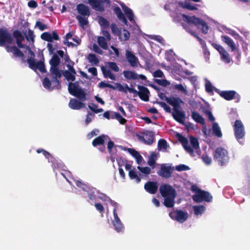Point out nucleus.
<instances>
[{"label":"nucleus","mask_w":250,"mask_h":250,"mask_svg":"<svg viewBox=\"0 0 250 250\" xmlns=\"http://www.w3.org/2000/svg\"><path fill=\"white\" fill-rule=\"evenodd\" d=\"M13 38L6 28H0V46H5L8 52H13L15 57L24 58V55L22 51L16 46H9L8 44H12Z\"/></svg>","instance_id":"nucleus-1"},{"label":"nucleus","mask_w":250,"mask_h":250,"mask_svg":"<svg viewBox=\"0 0 250 250\" xmlns=\"http://www.w3.org/2000/svg\"><path fill=\"white\" fill-rule=\"evenodd\" d=\"M183 20L187 22V24L182 23L183 28L191 34V32H194L190 29L191 24H194L197 28L201 30L203 34H207L208 30V24L203 20L197 18L195 16L192 17L186 15L184 14L182 15Z\"/></svg>","instance_id":"nucleus-2"},{"label":"nucleus","mask_w":250,"mask_h":250,"mask_svg":"<svg viewBox=\"0 0 250 250\" xmlns=\"http://www.w3.org/2000/svg\"><path fill=\"white\" fill-rule=\"evenodd\" d=\"M160 193L165 198L164 205L167 208H172L175 204L177 193L173 187L167 184L162 185L159 188Z\"/></svg>","instance_id":"nucleus-3"},{"label":"nucleus","mask_w":250,"mask_h":250,"mask_svg":"<svg viewBox=\"0 0 250 250\" xmlns=\"http://www.w3.org/2000/svg\"><path fill=\"white\" fill-rule=\"evenodd\" d=\"M50 65V72L53 83L60 85L61 78L62 75V71L59 69V65L61 63V59L56 54H53L49 60Z\"/></svg>","instance_id":"nucleus-4"},{"label":"nucleus","mask_w":250,"mask_h":250,"mask_svg":"<svg viewBox=\"0 0 250 250\" xmlns=\"http://www.w3.org/2000/svg\"><path fill=\"white\" fill-rule=\"evenodd\" d=\"M29 54L31 56L27 60L29 67L35 71L38 69L42 73L46 72V70L44 63V58L43 53L41 52L39 54L42 59L39 62H36L34 59L35 53L31 50L30 48H29Z\"/></svg>","instance_id":"nucleus-5"},{"label":"nucleus","mask_w":250,"mask_h":250,"mask_svg":"<svg viewBox=\"0 0 250 250\" xmlns=\"http://www.w3.org/2000/svg\"><path fill=\"white\" fill-rule=\"evenodd\" d=\"M213 156L214 160L222 167L226 166L229 160L228 150L222 147H217L213 152Z\"/></svg>","instance_id":"nucleus-6"},{"label":"nucleus","mask_w":250,"mask_h":250,"mask_svg":"<svg viewBox=\"0 0 250 250\" xmlns=\"http://www.w3.org/2000/svg\"><path fill=\"white\" fill-rule=\"evenodd\" d=\"M135 136L138 141L146 145H151L155 141V134L152 131L144 130L136 133Z\"/></svg>","instance_id":"nucleus-7"},{"label":"nucleus","mask_w":250,"mask_h":250,"mask_svg":"<svg viewBox=\"0 0 250 250\" xmlns=\"http://www.w3.org/2000/svg\"><path fill=\"white\" fill-rule=\"evenodd\" d=\"M161 99L164 100L169 105L173 107L172 109H179L184 105V101L177 96H170L167 97L164 94L161 93Z\"/></svg>","instance_id":"nucleus-8"},{"label":"nucleus","mask_w":250,"mask_h":250,"mask_svg":"<svg viewBox=\"0 0 250 250\" xmlns=\"http://www.w3.org/2000/svg\"><path fill=\"white\" fill-rule=\"evenodd\" d=\"M69 93L80 100L83 101L86 100V94L82 89H81L77 82L74 83H70L68 87Z\"/></svg>","instance_id":"nucleus-9"},{"label":"nucleus","mask_w":250,"mask_h":250,"mask_svg":"<svg viewBox=\"0 0 250 250\" xmlns=\"http://www.w3.org/2000/svg\"><path fill=\"white\" fill-rule=\"evenodd\" d=\"M169 216L171 219L183 223L188 219V214L186 211L180 209H175L170 212Z\"/></svg>","instance_id":"nucleus-10"},{"label":"nucleus","mask_w":250,"mask_h":250,"mask_svg":"<svg viewBox=\"0 0 250 250\" xmlns=\"http://www.w3.org/2000/svg\"><path fill=\"white\" fill-rule=\"evenodd\" d=\"M216 91L219 95L226 100L230 101L234 99L236 103H238L240 101L241 97L240 95L234 90L219 91L217 89Z\"/></svg>","instance_id":"nucleus-11"},{"label":"nucleus","mask_w":250,"mask_h":250,"mask_svg":"<svg viewBox=\"0 0 250 250\" xmlns=\"http://www.w3.org/2000/svg\"><path fill=\"white\" fill-rule=\"evenodd\" d=\"M193 200L196 203H201L202 201L210 202L212 200V196L207 191L199 190V193L192 196Z\"/></svg>","instance_id":"nucleus-12"},{"label":"nucleus","mask_w":250,"mask_h":250,"mask_svg":"<svg viewBox=\"0 0 250 250\" xmlns=\"http://www.w3.org/2000/svg\"><path fill=\"white\" fill-rule=\"evenodd\" d=\"M234 136L237 141L242 139L245 136V132L244 126L242 122L236 120L233 125Z\"/></svg>","instance_id":"nucleus-13"},{"label":"nucleus","mask_w":250,"mask_h":250,"mask_svg":"<svg viewBox=\"0 0 250 250\" xmlns=\"http://www.w3.org/2000/svg\"><path fill=\"white\" fill-rule=\"evenodd\" d=\"M110 4L109 0H88L87 3L89 4L93 9L100 12L104 11V3Z\"/></svg>","instance_id":"nucleus-14"},{"label":"nucleus","mask_w":250,"mask_h":250,"mask_svg":"<svg viewBox=\"0 0 250 250\" xmlns=\"http://www.w3.org/2000/svg\"><path fill=\"white\" fill-rule=\"evenodd\" d=\"M173 170V167L166 166V164H162L157 173L160 176L168 179L171 177Z\"/></svg>","instance_id":"nucleus-15"},{"label":"nucleus","mask_w":250,"mask_h":250,"mask_svg":"<svg viewBox=\"0 0 250 250\" xmlns=\"http://www.w3.org/2000/svg\"><path fill=\"white\" fill-rule=\"evenodd\" d=\"M167 112L171 113L173 119L177 122L185 125L186 113L184 110H166Z\"/></svg>","instance_id":"nucleus-16"},{"label":"nucleus","mask_w":250,"mask_h":250,"mask_svg":"<svg viewBox=\"0 0 250 250\" xmlns=\"http://www.w3.org/2000/svg\"><path fill=\"white\" fill-rule=\"evenodd\" d=\"M176 137L179 142L182 144L185 150L190 154H192L194 152L193 148L188 145V139L180 133H177Z\"/></svg>","instance_id":"nucleus-17"},{"label":"nucleus","mask_w":250,"mask_h":250,"mask_svg":"<svg viewBox=\"0 0 250 250\" xmlns=\"http://www.w3.org/2000/svg\"><path fill=\"white\" fill-rule=\"evenodd\" d=\"M139 91L137 92L140 98L144 101L147 102L149 100V91L148 88L143 85H138Z\"/></svg>","instance_id":"nucleus-18"},{"label":"nucleus","mask_w":250,"mask_h":250,"mask_svg":"<svg viewBox=\"0 0 250 250\" xmlns=\"http://www.w3.org/2000/svg\"><path fill=\"white\" fill-rule=\"evenodd\" d=\"M113 213L114 220L112 222L115 227V229L118 232L123 231L124 230V226L118 216L116 208H114Z\"/></svg>","instance_id":"nucleus-19"},{"label":"nucleus","mask_w":250,"mask_h":250,"mask_svg":"<svg viewBox=\"0 0 250 250\" xmlns=\"http://www.w3.org/2000/svg\"><path fill=\"white\" fill-rule=\"evenodd\" d=\"M144 188L149 193L155 194L158 190V183L157 182L148 181L145 184Z\"/></svg>","instance_id":"nucleus-20"},{"label":"nucleus","mask_w":250,"mask_h":250,"mask_svg":"<svg viewBox=\"0 0 250 250\" xmlns=\"http://www.w3.org/2000/svg\"><path fill=\"white\" fill-rule=\"evenodd\" d=\"M13 36L16 39V43L20 48H24L25 47L22 42L24 40V37L21 32L18 30H16L13 32Z\"/></svg>","instance_id":"nucleus-21"},{"label":"nucleus","mask_w":250,"mask_h":250,"mask_svg":"<svg viewBox=\"0 0 250 250\" xmlns=\"http://www.w3.org/2000/svg\"><path fill=\"white\" fill-rule=\"evenodd\" d=\"M41 38L42 40L50 42H52L53 40H59V36L55 31L52 32V35L49 32H43L42 34Z\"/></svg>","instance_id":"nucleus-22"},{"label":"nucleus","mask_w":250,"mask_h":250,"mask_svg":"<svg viewBox=\"0 0 250 250\" xmlns=\"http://www.w3.org/2000/svg\"><path fill=\"white\" fill-rule=\"evenodd\" d=\"M77 10L80 16L88 17L90 15L89 7L83 3H80L77 5Z\"/></svg>","instance_id":"nucleus-23"},{"label":"nucleus","mask_w":250,"mask_h":250,"mask_svg":"<svg viewBox=\"0 0 250 250\" xmlns=\"http://www.w3.org/2000/svg\"><path fill=\"white\" fill-rule=\"evenodd\" d=\"M125 54L127 60L130 65L132 67L136 66L137 64L138 60L135 55L132 52L128 50L126 51Z\"/></svg>","instance_id":"nucleus-24"},{"label":"nucleus","mask_w":250,"mask_h":250,"mask_svg":"<svg viewBox=\"0 0 250 250\" xmlns=\"http://www.w3.org/2000/svg\"><path fill=\"white\" fill-rule=\"evenodd\" d=\"M69 107L72 109H80L84 108L85 104L83 102L75 99H72L69 103Z\"/></svg>","instance_id":"nucleus-25"},{"label":"nucleus","mask_w":250,"mask_h":250,"mask_svg":"<svg viewBox=\"0 0 250 250\" xmlns=\"http://www.w3.org/2000/svg\"><path fill=\"white\" fill-rule=\"evenodd\" d=\"M114 12L117 15L118 18L119 20L122 21L123 23H124L125 25H127L128 21L122 12L121 8L119 6H116L114 9Z\"/></svg>","instance_id":"nucleus-26"},{"label":"nucleus","mask_w":250,"mask_h":250,"mask_svg":"<svg viewBox=\"0 0 250 250\" xmlns=\"http://www.w3.org/2000/svg\"><path fill=\"white\" fill-rule=\"evenodd\" d=\"M106 138H108V136L102 134L95 138L92 142L93 146L96 147L98 146L104 145Z\"/></svg>","instance_id":"nucleus-27"},{"label":"nucleus","mask_w":250,"mask_h":250,"mask_svg":"<svg viewBox=\"0 0 250 250\" xmlns=\"http://www.w3.org/2000/svg\"><path fill=\"white\" fill-rule=\"evenodd\" d=\"M127 151L135 159L138 164H140L142 162L143 158L139 152L131 148H128Z\"/></svg>","instance_id":"nucleus-28"},{"label":"nucleus","mask_w":250,"mask_h":250,"mask_svg":"<svg viewBox=\"0 0 250 250\" xmlns=\"http://www.w3.org/2000/svg\"><path fill=\"white\" fill-rule=\"evenodd\" d=\"M122 8L123 10L125 12V14L128 18V20L131 21V22H134V14L133 13L132 10L128 7L127 6H126L125 4H123L122 5Z\"/></svg>","instance_id":"nucleus-29"},{"label":"nucleus","mask_w":250,"mask_h":250,"mask_svg":"<svg viewBox=\"0 0 250 250\" xmlns=\"http://www.w3.org/2000/svg\"><path fill=\"white\" fill-rule=\"evenodd\" d=\"M158 154L155 152H152L148 156L147 164L153 168L155 167L156 162L157 159Z\"/></svg>","instance_id":"nucleus-30"},{"label":"nucleus","mask_w":250,"mask_h":250,"mask_svg":"<svg viewBox=\"0 0 250 250\" xmlns=\"http://www.w3.org/2000/svg\"><path fill=\"white\" fill-rule=\"evenodd\" d=\"M222 41L230 47L231 51H233L235 49V44L233 41L228 36H222Z\"/></svg>","instance_id":"nucleus-31"},{"label":"nucleus","mask_w":250,"mask_h":250,"mask_svg":"<svg viewBox=\"0 0 250 250\" xmlns=\"http://www.w3.org/2000/svg\"><path fill=\"white\" fill-rule=\"evenodd\" d=\"M191 117L193 120H194L197 123H199L202 125H205L204 119L197 112L193 111L192 112Z\"/></svg>","instance_id":"nucleus-32"},{"label":"nucleus","mask_w":250,"mask_h":250,"mask_svg":"<svg viewBox=\"0 0 250 250\" xmlns=\"http://www.w3.org/2000/svg\"><path fill=\"white\" fill-rule=\"evenodd\" d=\"M123 74L124 77L128 80H138V74L134 71L125 70Z\"/></svg>","instance_id":"nucleus-33"},{"label":"nucleus","mask_w":250,"mask_h":250,"mask_svg":"<svg viewBox=\"0 0 250 250\" xmlns=\"http://www.w3.org/2000/svg\"><path fill=\"white\" fill-rule=\"evenodd\" d=\"M103 111L104 110H91L89 111L85 120V125H88L92 121L94 118L95 113H98Z\"/></svg>","instance_id":"nucleus-34"},{"label":"nucleus","mask_w":250,"mask_h":250,"mask_svg":"<svg viewBox=\"0 0 250 250\" xmlns=\"http://www.w3.org/2000/svg\"><path fill=\"white\" fill-rule=\"evenodd\" d=\"M168 147H169V146L165 139H161L158 141V149L159 150L164 151Z\"/></svg>","instance_id":"nucleus-35"},{"label":"nucleus","mask_w":250,"mask_h":250,"mask_svg":"<svg viewBox=\"0 0 250 250\" xmlns=\"http://www.w3.org/2000/svg\"><path fill=\"white\" fill-rule=\"evenodd\" d=\"M212 131L214 135L218 138L222 136V133L221 129L217 123H213L212 126Z\"/></svg>","instance_id":"nucleus-36"},{"label":"nucleus","mask_w":250,"mask_h":250,"mask_svg":"<svg viewBox=\"0 0 250 250\" xmlns=\"http://www.w3.org/2000/svg\"><path fill=\"white\" fill-rule=\"evenodd\" d=\"M102 70L104 77L106 78H109L112 80H115L116 79L115 76L112 73L111 71L109 69L105 68L104 66L102 68Z\"/></svg>","instance_id":"nucleus-37"},{"label":"nucleus","mask_w":250,"mask_h":250,"mask_svg":"<svg viewBox=\"0 0 250 250\" xmlns=\"http://www.w3.org/2000/svg\"><path fill=\"white\" fill-rule=\"evenodd\" d=\"M107 40L103 36H100L98 38V43L103 49L106 50L108 48V43Z\"/></svg>","instance_id":"nucleus-38"},{"label":"nucleus","mask_w":250,"mask_h":250,"mask_svg":"<svg viewBox=\"0 0 250 250\" xmlns=\"http://www.w3.org/2000/svg\"><path fill=\"white\" fill-rule=\"evenodd\" d=\"M178 4L183 8L187 9L189 10L192 11L197 9V8L195 6L191 5L189 2L187 1H179L178 2Z\"/></svg>","instance_id":"nucleus-39"},{"label":"nucleus","mask_w":250,"mask_h":250,"mask_svg":"<svg viewBox=\"0 0 250 250\" xmlns=\"http://www.w3.org/2000/svg\"><path fill=\"white\" fill-rule=\"evenodd\" d=\"M76 18V19L79 21V24L80 26H81L83 28H84V26L86 25L88 23V17L77 15Z\"/></svg>","instance_id":"nucleus-40"},{"label":"nucleus","mask_w":250,"mask_h":250,"mask_svg":"<svg viewBox=\"0 0 250 250\" xmlns=\"http://www.w3.org/2000/svg\"><path fill=\"white\" fill-rule=\"evenodd\" d=\"M116 119L121 124H125L126 120L118 112H112L111 119Z\"/></svg>","instance_id":"nucleus-41"},{"label":"nucleus","mask_w":250,"mask_h":250,"mask_svg":"<svg viewBox=\"0 0 250 250\" xmlns=\"http://www.w3.org/2000/svg\"><path fill=\"white\" fill-rule=\"evenodd\" d=\"M88 62L95 65H98L99 63V60L94 54H89L87 56Z\"/></svg>","instance_id":"nucleus-42"},{"label":"nucleus","mask_w":250,"mask_h":250,"mask_svg":"<svg viewBox=\"0 0 250 250\" xmlns=\"http://www.w3.org/2000/svg\"><path fill=\"white\" fill-rule=\"evenodd\" d=\"M220 55L221 60L224 62L226 63H229L230 62L231 59L229 57V55L226 50L220 54Z\"/></svg>","instance_id":"nucleus-43"},{"label":"nucleus","mask_w":250,"mask_h":250,"mask_svg":"<svg viewBox=\"0 0 250 250\" xmlns=\"http://www.w3.org/2000/svg\"><path fill=\"white\" fill-rule=\"evenodd\" d=\"M99 23L103 28H107L109 26V22L104 18L100 17Z\"/></svg>","instance_id":"nucleus-44"},{"label":"nucleus","mask_w":250,"mask_h":250,"mask_svg":"<svg viewBox=\"0 0 250 250\" xmlns=\"http://www.w3.org/2000/svg\"><path fill=\"white\" fill-rule=\"evenodd\" d=\"M128 175L130 179H135L137 183L141 182V178L138 176L137 172L134 170H130Z\"/></svg>","instance_id":"nucleus-45"},{"label":"nucleus","mask_w":250,"mask_h":250,"mask_svg":"<svg viewBox=\"0 0 250 250\" xmlns=\"http://www.w3.org/2000/svg\"><path fill=\"white\" fill-rule=\"evenodd\" d=\"M189 138L190 144L193 148L195 149H198L199 148V145L198 139L193 136H190Z\"/></svg>","instance_id":"nucleus-46"},{"label":"nucleus","mask_w":250,"mask_h":250,"mask_svg":"<svg viewBox=\"0 0 250 250\" xmlns=\"http://www.w3.org/2000/svg\"><path fill=\"white\" fill-rule=\"evenodd\" d=\"M193 210L195 215L201 214L205 210V207L203 206H195L193 207Z\"/></svg>","instance_id":"nucleus-47"},{"label":"nucleus","mask_w":250,"mask_h":250,"mask_svg":"<svg viewBox=\"0 0 250 250\" xmlns=\"http://www.w3.org/2000/svg\"><path fill=\"white\" fill-rule=\"evenodd\" d=\"M25 35V38L28 41H31L32 42H34L35 35L34 34V32L31 29H28V34L26 35L24 33Z\"/></svg>","instance_id":"nucleus-48"},{"label":"nucleus","mask_w":250,"mask_h":250,"mask_svg":"<svg viewBox=\"0 0 250 250\" xmlns=\"http://www.w3.org/2000/svg\"><path fill=\"white\" fill-rule=\"evenodd\" d=\"M137 168L141 171L142 173H143L146 175H148L151 172V168L149 167H141L140 166H138Z\"/></svg>","instance_id":"nucleus-49"},{"label":"nucleus","mask_w":250,"mask_h":250,"mask_svg":"<svg viewBox=\"0 0 250 250\" xmlns=\"http://www.w3.org/2000/svg\"><path fill=\"white\" fill-rule=\"evenodd\" d=\"M36 151L38 153H42L45 158L48 159H49V157H52V156L49 152L43 149V148H40L38 149Z\"/></svg>","instance_id":"nucleus-50"},{"label":"nucleus","mask_w":250,"mask_h":250,"mask_svg":"<svg viewBox=\"0 0 250 250\" xmlns=\"http://www.w3.org/2000/svg\"><path fill=\"white\" fill-rule=\"evenodd\" d=\"M201 159L207 165H209L212 162L211 158L206 154H203L201 157Z\"/></svg>","instance_id":"nucleus-51"},{"label":"nucleus","mask_w":250,"mask_h":250,"mask_svg":"<svg viewBox=\"0 0 250 250\" xmlns=\"http://www.w3.org/2000/svg\"><path fill=\"white\" fill-rule=\"evenodd\" d=\"M73 74L70 72L69 71L66 70L64 72V75L66 78L68 80H71L72 81H74L75 80V76Z\"/></svg>","instance_id":"nucleus-52"},{"label":"nucleus","mask_w":250,"mask_h":250,"mask_svg":"<svg viewBox=\"0 0 250 250\" xmlns=\"http://www.w3.org/2000/svg\"><path fill=\"white\" fill-rule=\"evenodd\" d=\"M43 85L46 89H50L51 85V82L47 77H45L43 80Z\"/></svg>","instance_id":"nucleus-53"},{"label":"nucleus","mask_w":250,"mask_h":250,"mask_svg":"<svg viewBox=\"0 0 250 250\" xmlns=\"http://www.w3.org/2000/svg\"><path fill=\"white\" fill-rule=\"evenodd\" d=\"M175 169L176 170L178 171H185L189 169V168L188 166L180 164L179 165L176 166L175 167Z\"/></svg>","instance_id":"nucleus-54"},{"label":"nucleus","mask_w":250,"mask_h":250,"mask_svg":"<svg viewBox=\"0 0 250 250\" xmlns=\"http://www.w3.org/2000/svg\"><path fill=\"white\" fill-rule=\"evenodd\" d=\"M206 91L208 93H211L213 92V86L209 81L206 82L205 83Z\"/></svg>","instance_id":"nucleus-55"},{"label":"nucleus","mask_w":250,"mask_h":250,"mask_svg":"<svg viewBox=\"0 0 250 250\" xmlns=\"http://www.w3.org/2000/svg\"><path fill=\"white\" fill-rule=\"evenodd\" d=\"M108 64L109 68L115 72H118L119 71V68L116 62H109Z\"/></svg>","instance_id":"nucleus-56"},{"label":"nucleus","mask_w":250,"mask_h":250,"mask_svg":"<svg viewBox=\"0 0 250 250\" xmlns=\"http://www.w3.org/2000/svg\"><path fill=\"white\" fill-rule=\"evenodd\" d=\"M95 207L96 209L103 216L104 211V208L103 206L101 203H95Z\"/></svg>","instance_id":"nucleus-57"},{"label":"nucleus","mask_w":250,"mask_h":250,"mask_svg":"<svg viewBox=\"0 0 250 250\" xmlns=\"http://www.w3.org/2000/svg\"><path fill=\"white\" fill-rule=\"evenodd\" d=\"M99 87L100 88H104V87H108L112 89H114V86L109 83H106L104 82H101L99 83Z\"/></svg>","instance_id":"nucleus-58"},{"label":"nucleus","mask_w":250,"mask_h":250,"mask_svg":"<svg viewBox=\"0 0 250 250\" xmlns=\"http://www.w3.org/2000/svg\"><path fill=\"white\" fill-rule=\"evenodd\" d=\"M119 90L120 91H123L125 93H127V90L129 88V86L128 85L125 83V85L124 86L122 85V84L119 83L118 84V86H117Z\"/></svg>","instance_id":"nucleus-59"},{"label":"nucleus","mask_w":250,"mask_h":250,"mask_svg":"<svg viewBox=\"0 0 250 250\" xmlns=\"http://www.w3.org/2000/svg\"><path fill=\"white\" fill-rule=\"evenodd\" d=\"M36 26H38V27L39 28V29L41 31H43L45 29L47 28V26L46 25L43 24L41 21H37L36 23Z\"/></svg>","instance_id":"nucleus-60"},{"label":"nucleus","mask_w":250,"mask_h":250,"mask_svg":"<svg viewBox=\"0 0 250 250\" xmlns=\"http://www.w3.org/2000/svg\"><path fill=\"white\" fill-rule=\"evenodd\" d=\"M155 81L158 84L164 86H167V85L169 84V82L166 80L156 79Z\"/></svg>","instance_id":"nucleus-61"},{"label":"nucleus","mask_w":250,"mask_h":250,"mask_svg":"<svg viewBox=\"0 0 250 250\" xmlns=\"http://www.w3.org/2000/svg\"><path fill=\"white\" fill-rule=\"evenodd\" d=\"M174 88L178 90V91H180L183 92L184 93L187 92L186 89L183 86L182 84H177L174 85Z\"/></svg>","instance_id":"nucleus-62"},{"label":"nucleus","mask_w":250,"mask_h":250,"mask_svg":"<svg viewBox=\"0 0 250 250\" xmlns=\"http://www.w3.org/2000/svg\"><path fill=\"white\" fill-rule=\"evenodd\" d=\"M153 75L155 78H162L164 74L161 70L158 69L154 72Z\"/></svg>","instance_id":"nucleus-63"},{"label":"nucleus","mask_w":250,"mask_h":250,"mask_svg":"<svg viewBox=\"0 0 250 250\" xmlns=\"http://www.w3.org/2000/svg\"><path fill=\"white\" fill-rule=\"evenodd\" d=\"M212 46L219 52L220 54H221L224 50H225L224 48L219 44L213 43Z\"/></svg>","instance_id":"nucleus-64"}]
</instances>
